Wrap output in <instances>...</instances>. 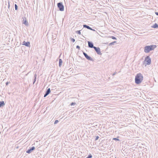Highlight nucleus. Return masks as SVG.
Masks as SVG:
<instances>
[{"instance_id":"nucleus-1","label":"nucleus","mask_w":158,"mask_h":158,"mask_svg":"<svg viewBox=\"0 0 158 158\" xmlns=\"http://www.w3.org/2000/svg\"><path fill=\"white\" fill-rule=\"evenodd\" d=\"M143 79V77L141 73L137 74L135 77V82L137 85L141 83Z\"/></svg>"},{"instance_id":"nucleus-2","label":"nucleus","mask_w":158,"mask_h":158,"mask_svg":"<svg viewBox=\"0 0 158 158\" xmlns=\"http://www.w3.org/2000/svg\"><path fill=\"white\" fill-rule=\"evenodd\" d=\"M156 47L155 45L146 46L144 47V52L146 53H149L150 51L154 50Z\"/></svg>"},{"instance_id":"nucleus-3","label":"nucleus","mask_w":158,"mask_h":158,"mask_svg":"<svg viewBox=\"0 0 158 158\" xmlns=\"http://www.w3.org/2000/svg\"><path fill=\"white\" fill-rule=\"evenodd\" d=\"M57 6L60 11H63L64 10V7L62 2H60L58 3Z\"/></svg>"},{"instance_id":"nucleus-4","label":"nucleus","mask_w":158,"mask_h":158,"mask_svg":"<svg viewBox=\"0 0 158 158\" xmlns=\"http://www.w3.org/2000/svg\"><path fill=\"white\" fill-rule=\"evenodd\" d=\"M144 61L147 65H149L151 63V59L148 56H147L145 58Z\"/></svg>"},{"instance_id":"nucleus-5","label":"nucleus","mask_w":158,"mask_h":158,"mask_svg":"<svg viewBox=\"0 0 158 158\" xmlns=\"http://www.w3.org/2000/svg\"><path fill=\"white\" fill-rule=\"evenodd\" d=\"M83 53L85 57V58L87 59L88 60L92 61H94L93 59L90 56H89L86 53L83 52Z\"/></svg>"},{"instance_id":"nucleus-6","label":"nucleus","mask_w":158,"mask_h":158,"mask_svg":"<svg viewBox=\"0 0 158 158\" xmlns=\"http://www.w3.org/2000/svg\"><path fill=\"white\" fill-rule=\"evenodd\" d=\"M94 48L98 54L99 55L102 54L101 52L100 48L99 47H95Z\"/></svg>"},{"instance_id":"nucleus-7","label":"nucleus","mask_w":158,"mask_h":158,"mask_svg":"<svg viewBox=\"0 0 158 158\" xmlns=\"http://www.w3.org/2000/svg\"><path fill=\"white\" fill-rule=\"evenodd\" d=\"M88 47L91 48H94L95 47L94 46V44L92 42L88 41Z\"/></svg>"},{"instance_id":"nucleus-8","label":"nucleus","mask_w":158,"mask_h":158,"mask_svg":"<svg viewBox=\"0 0 158 158\" xmlns=\"http://www.w3.org/2000/svg\"><path fill=\"white\" fill-rule=\"evenodd\" d=\"M35 147L34 146L32 147L30 149L26 151V152L27 153H30L33 150L35 149Z\"/></svg>"},{"instance_id":"nucleus-9","label":"nucleus","mask_w":158,"mask_h":158,"mask_svg":"<svg viewBox=\"0 0 158 158\" xmlns=\"http://www.w3.org/2000/svg\"><path fill=\"white\" fill-rule=\"evenodd\" d=\"M50 92H51V90H50V88H49L48 89H47V90L45 92V93L44 94V97H46L50 93Z\"/></svg>"},{"instance_id":"nucleus-10","label":"nucleus","mask_w":158,"mask_h":158,"mask_svg":"<svg viewBox=\"0 0 158 158\" xmlns=\"http://www.w3.org/2000/svg\"><path fill=\"white\" fill-rule=\"evenodd\" d=\"M30 42H25L24 41L23 42V45H25L27 47H29L30 46Z\"/></svg>"},{"instance_id":"nucleus-11","label":"nucleus","mask_w":158,"mask_h":158,"mask_svg":"<svg viewBox=\"0 0 158 158\" xmlns=\"http://www.w3.org/2000/svg\"><path fill=\"white\" fill-rule=\"evenodd\" d=\"M83 27H84V28H87V29H89L90 30H92V28H91L90 27H89V26H88L86 24L83 25Z\"/></svg>"},{"instance_id":"nucleus-12","label":"nucleus","mask_w":158,"mask_h":158,"mask_svg":"<svg viewBox=\"0 0 158 158\" xmlns=\"http://www.w3.org/2000/svg\"><path fill=\"white\" fill-rule=\"evenodd\" d=\"M62 63V60L61 59H60L59 60V67H61Z\"/></svg>"},{"instance_id":"nucleus-13","label":"nucleus","mask_w":158,"mask_h":158,"mask_svg":"<svg viewBox=\"0 0 158 158\" xmlns=\"http://www.w3.org/2000/svg\"><path fill=\"white\" fill-rule=\"evenodd\" d=\"M36 77H37V75H36V74L35 73L34 74V79L33 82V84H34L35 82V81H36Z\"/></svg>"},{"instance_id":"nucleus-14","label":"nucleus","mask_w":158,"mask_h":158,"mask_svg":"<svg viewBox=\"0 0 158 158\" xmlns=\"http://www.w3.org/2000/svg\"><path fill=\"white\" fill-rule=\"evenodd\" d=\"M5 103L4 101L0 102V107H3L5 105Z\"/></svg>"},{"instance_id":"nucleus-15","label":"nucleus","mask_w":158,"mask_h":158,"mask_svg":"<svg viewBox=\"0 0 158 158\" xmlns=\"http://www.w3.org/2000/svg\"><path fill=\"white\" fill-rule=\"evenodd\" d=\"M152 27L154 28H158V25L156 23H155L153 26Z\"/></svg>"},{"instance_id":"nucleus-16","label":"nucleus","mask_w":158,"mask_h":158,"mask_svg":"<svg viewBox=\"0 0 158 158\" xmlns=\"http://www.w3.org/2000/svg\"><path fill=\"white\" fill-rule=\"evenodd\" d=\"M117 43V42L116 41H114V42H111L110 43V44H109V45H114V44L115 43Z\"/></svg>"},{"instance_id":"nucleus-17","label":"nucleus","mask_w":158,"mask_h":158,"mask_svg":"<svg viewBox=\"0 0 158 158\" xmlns=\"http://www.w3.org/2000/svg\"><path fill=\"white\" fill-rule=\"evenodd\" d=\"M23 23L25 24L26 26L28 25V22L26 20H25L23 22Z\"/></svg>"},{"instance_id":"nucleus-18","label":"nucleus","mask_w":158,"mask_h":158,"mask_svg":"<svg viewBox=\"0 0 158 158\" xmlns=\"http://www.w3.org/2000/svg\"><path fill=\"white\" fill-rule=\"evenodd\" d=\"M118 137H119L118 136L117 138H113V140H115L116 141H119V139L118 138Z\"/></svg>"},{"instance_id":"nucleus-19","label":"nucleus","mask_w":158,"mask_h":158,"mask_svg":"<svg viewBox=\"0 0 158 158\" xmlns=\"http://www.w3.org/2000/svg\"><path fill=\"white\" fill-rule=\"evenodd\" d=\"M15 10H17L18 9V6L17 5V4H15Z\"/></svg>"},{"instance_id":"nucleus-20","label":"nucleus","mask_w":158,"mask_h":158,"mask_svg":"<svg viewBox=\"0 0 158 158\" xmlns=\"http://www.w3.org/2000/svg\"><path fill=\"white\" fill-rule=\"evenodd\" d=\"M92 157V156L91 154H89V155H88L87 157H86V158H91Z\"/></svg>"},{"instance_id":"nucleus-21","label":"nucleus","mask_w":158,"mask_h":158,"mask_svg":"<svg viewBox=\"0 0 158 158\" xmlns=\"http://www.w3.org/2000/svg\"><path fill=\"white\" fill-rule=\"evenodd\" d=\"M76 104V103L75 102H72L70 104V105H71V106H74V105H75Z\"/></svg>"},{"instance_id":"nucleus-22","label":"nucleus","mask_w":158,"mask_h":158,"mask_svg":"<svg viewBox=\"0 0 158 158\" xmlns=\"http://www.w3.org/2000/svg\"><path fill=\"white\" fill-rule=\"evenodd\" d=\"M110 38H112V39H113V40H116V38L114 36H110Z\"/></svg>"},{"instance_id":"nucleus-23","label":"nucleus","mask_w":158,"mask_h":158,"mask_svg":"<svg viewBox=\"0 0 158 158\" xmlns=\"http://www.w3.org/2000/svg\"><path fill=\"white\" fill-rule=\"evenodd\" d=\"M76 33H77V34H79V35H81V33L80 30L76 31Z\"/></svg>"},{"instance_id":"nucleus-24","label":"nucleus","mask_w":158,"mask_h":158,"mask_svg":"<svg viewBox=\"0 0 158 158\" xmlns=\"http://www.w3.org/2000/svg\"><path fill=\"white\" fill-rule=\"evenodd\" d=\"M58 122H59V121L57 120H56L55 121L54 124H57Z\"/></svg>"},{"instance_id":"nucleus-25","label":"nucleus","mask_w":158,"mask_h":158,"mask_svg":"<svg viewBox=\"0 0 158 158\" xmlns=\"http://www.w3.org/2000/svg\"><path fill=\"white\" fill-rule=\"evenodd\" d=\"M76 48L77 49H78V50H80V47L78 45H77L76 46Z\"/></svg>"},{"instance_id":"nucleus-26","label":"nucleus","mask_w":158,"mask_h":158,"mask_svg":"<svg viewBox=\"0 0 158 158\" xmlns=\"http://www.w3.org/2000/svg\"><path fill=\"white\" fill-rule=\"evenodd\" d=\"M99 137L98 136H97L96 137V138L95 139V140L96 141V140H97L98 139H99Z\"/></svg>"},{"instance_id":"nucleus-27","label":"nucleus","mask_w":158,"mask_h":158,"mask_svg":"<svg viewBox=\"0 0 158 158\" xmlns=\"http://www.w3.org/2000/svg\"><path fill=\"white\" fill-rule=\"evenodd\" d=\"M71 40L73 42H74L75 41V40L73 38H71Z\"/></svg>"},{"instance_id":"nucleus-28","label":"nucleus","mask_w":158,"mask_h":158,"mask_svg":"<svg viewBox=\"0 0 158 158\" xmlns=\"http://www.w3.org/2000/svg\"><path fill=\"white\" fill-rule=\"evenodd\" d=\"M10 83V82H9L8 81L6 83V85H7Z\"/></svg>"},{"instance_id":"nucleus-29","label":"nucleus","mask_w":158,"mask_h":158,"mask_svg":"<svg viewBox=\"0 0 158 158\" xmlns=\"http://www.w3.org/2000/svg\"><path fill=\"white\" fill-rule=\"evenodd\" d=\"M8 8H9L10 7V5L9 2H8Z\"/></svg>"},{"instance_id":"nucleus-30","label":"nucleus","mask_w":158,"mask_h":158,"mask_svg":"<svg viewBox=\"0 0 158 158\" xmlns=\"http://www.w3.org/2000/svg\"><path fill=\"white\" fill-rule=\"evenodd\" d=\"M155 14L157 16H158V12H155Z\"/></svg>"},{"instance_id":"nucleus-31","label":"nucleus","mask_w":158,"mask_h":158,"mask_svg":"<svg viewBox=\"0 0 158 158\" xmlns=\"http://www.w3.org/2000/svg\"><path fill=\"white\" fill-rule=\"evenodd\" d=\"M116 73H116V72H115V73H114L112 75H113V76H114V75H115V74H116Z\"/></svg>"},{"instance_id":"nucleus-32","label":"nucleus","mask_w":158,"mask_h":158,"mask_svg":"<svg viewBox=\"0 0 158 158\" xmlns=\"http://www.w3.org/2000/svg\"><path fill=\"white\" fill-rule=\"evenodd\" d=\"M92 30L93 31H95V30L94 29H92Z\"/></svg>"},{"instance_id":"nucleus-33","label":"nucleus","mask_w":158,"mask_h":158,"mask_svg":"<svg viewBox=\"0 0 158 158\" xmlns=\"http://www.w3.org/2000/svg\"><path fill=\"white\" fill-rule=\"evenodd\" d=\"M115 158H117L116 157H115Z\"/></svg>"}]
</instances>
